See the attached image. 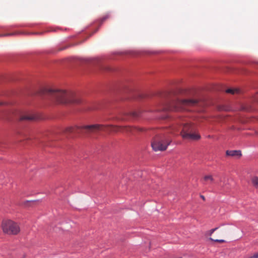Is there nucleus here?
Listing matches in <instances>:
<instances>
[{"label":"nucleus","mask_w":258,"mask_h":258,"mask_svg":"<svg viewBox=\"0 0 258 258\" xmlns=\"http://www.w3.org/2000/svg\"><path fill=\"white\" fill-rule=\"evenodd\" d=\"M99 131L106 132L108 134L117 132L124 133L127 132V126L126 125L95 124L83 126H69L66 127L63 131L65 133L85 134L97 133Z\"/></svg>","instance_id":"f257e3e1"},{"label":"nucleus","mask_w":258,"mask_h":258,"mask_svg":"<svg viewBox=\"0 0 258 258\" xmlns=\"http://www.w3.org/2000/svg\"><path fill=\"white\" fill-rule=\"evenodd\" d=\"M46 94L58 103L79 104L81 102L80 96L72 92L47 89L46 90Z\"/></svg>","instance_id":"f03ea898"},{"label":"nucleus","mask_w":258,"mask_h":258,"mask_svg":"<svg viewBox=\"0 0 258 258\" xmlns=\"http://www.w3.org/2000/svg\"><path fill=\"white\" fill-rule=\"evenodd\" d=\"M198 101L196 99H180L178 98L172 99L170 102L163 108L164 110L180 111L188 110L189 107L197 105Z\"/></svg>","instance_id":"7ed1b4c3"},{"label":"nucleus","mask_w":258,"mask_h":258,"mask_svg":"<svg viewBox=\"0 0 258 258\" xmlns=\"http://www.w3.org/2000/svg\"><path fill=\"white\" fill-rule=\"evenodd\" d=\"M171 140L166 133L157 135L152 142V147L155 151H164L171 143Z\"/></svg>","instance_id":"20e7f679"},{"label":"nucleus","mask_w":258,"mask_h":258,"mask_svg":"<svg viewBox=\"0 0 258 258\" xmlns=\"http://www.w3.org/2000/svg\"><path fill=\"white\" fill-rule=\"evenodd\" d=\"M3 232L8 234L16 235L20 231L18 224L10 220H3L2 224Z\"/></svg>","instance_id":"39448f33"},{"label":"nucleus","mask_w":258,"mask_h":258,"mask_svg":"<svg viewBox=\"0 0 258 258\" xmlns=\"http://www.w3.org/2000/svg\"><path fill=\"white\" fill-rule=\"evenodd\" d=\"M180 128H182L181 131L180 132V135L182 137L183 134L188 133L191 132H195V130H196L195 127L191 124H189L188 123H184L180 126H173L171 128L168 129V133H170L172 134H176V133H178Z\"/></svg>","instance_id":"423d86ee"},{"label":"nucleus","mask_w":258,"mask_h":258,"mask_svg":"<svg viewBox=\"0 0 258 258\" xmlns=\"http://www.w3.org/2000/svg\"><path fill=\"white\" fill-rule=\"evenodd\" d=\"M182 137L184 139H187L191 141H197L201 139V136L196 132V130H195V132L183 134Z\"/></svg>","instance_id":"0eeeda50"},{"label":"nucleus","mask_w":258,"mask_h":258,"mask_svg":"<svg viewBox=\"0 0 258 258\" xmlns=\"http://www.w3.org/2000/svg\"><path fill=\"white\" fill-rule=\"evenodd\" d=\"M34 115L28 113H25L20 115L19 119L20 120H32L35 119Z\"/></svg>","instance_id":"6e6552de"},{"label":"nucleus","mask_w":258,"mask_h":258,"mask_svg":"<svg viewBox=\"0 0 258 258\" xmlns=\"http://www.w3.org/2000/svg\"><path fill=\"white\" fill-rule=\"evenodd\" d=\"M226 154L227 156L231 157H240L241 156V151L239 150H227Z\"/></svg>","instance_id":"1a4fd4ad"},{"label":"nucleus","mask_w":258,"mask_h":258,"mask_svg":"<svg viewBox=\"0 0 258 258\" xmlns=\"http://www.w3.org/2000/svg\"><path fill=\"white\" fill-rule=\"evenodd\" d=\"M204 184L211 183L214 181V178L211 175H206L203 177Z\"/></svg>","instance_id":"9d476101"},{"label":"nucleus","mask_w":258,"mask_h":258,"mask_svg":"<svg viewBox=\"0 0 258 258\" xmlns=\"http://www.w3.org/2000/svg\"><path fill=\"white\" fill-rule=\"evenodd\" d=\"M240 92L239 90V89H232V88H230V89H228L226 90V92L227 93H230V94H237V93H239Z\"/></svg>","instance_id":"9b49d317"},{"label":"nucleus","mask_w":258,"mask_h":258,"mask_svg":"<svg viewBox=\"0 0 258 258\" xmlns=\"http://www.w3.org/2000/svg\"><path fill=\"white\" fill-rule=\"evenodd\" d=\"M251 181L253 186L255 188H258V177L257 176H254L252 177Z\"/></svg>","instance_id":"f8f14e48"},{"label":"nucleus","mask_w":258,"mask_h":258,"mask_svg":"<svg viewBox=\"0 0 258 258\" xmlns=\"http://www.w3.org/2000/svg\"><path fill=\"white\" fill-rule=\"evenodd\" d=\"M210 240L211 241H213L216 242H219V243H224L225 242V241L223 239H214L211 237L210 238Z\"/></svg>","instance_id":"ddd939ff"},{"label":"nucleus","mask_w":258,"mask_h":258,"mask_svg":"<svg viewBox=\"0 0 258 258\" xmlns=\"http://www.w3.org/2000/svg\"><path fill=\"white\" fill-rule=\"evenodd\" d=\"M109 17V15L108 14H106L103 17H102L100 19L101 22L103 23L104 21L107 19Z\"/></svg>","instance_id":"4468645a"},{"label":"nucleus","mask_w":258,"mask_h":258,"mask_svg":"<svg viewBox=\"0 0 258 258\" xmlns=\"http://www.w3.org/2000/svg\"><path fill=\"white\" fill-rule=\"evenodd\" d=\"M218 229V227H216L215 228H213V229H211L210 230H209L208 232V234L210 235V236H211L212 234L216 231L217 230V229Z\"/></svg>","instance_id":"2eb2a0df"},{"label":"nucleus","mask_w":258,"mask_h":258,"mask_svg":"<svg viewBox=\"0 0 258 258\" xmlns=\"http://www.w3.org/2000/svg\"><path fill=\"white\" fill-rule=\"evenodd\" d=\"M86 60L87 61L92 63L93 64H95L96 63V62H97L98 61V60H97L96 59H91V58L87 59Z\"/></svg>","instance_id":"dca6fc26"},{"label":"nucleus","mask_w":258,"mask_h":258,"mask_svg":"<svg viewBox=\"0 0 258 258\" xmlns=\"http://www.w3.org/2000/svg\"><path fill=\"white\" fill-rule=\"evenodd\" d=\"M15 33H6L5 34L0 35V36H9L15 35Z\"/></svg>","instance_id":"f3484780"},{"label":"nucleus","mask_w":258,"mask_h":258,"mask_svg":"<svg viewBox=\"0 0 258 258\" xmlns=\"http://www.w3.org/2000/svg\"><path fill=\"white\" fill-rule=\"evenodd\" d=\"M130 116H134V117H136V116H138V114H137V113H136V112H133V113H132V112L130 111Z\"/></svg>","instance_id":"a211bd4d"},{"label":"nucleus","mask_w":258,"mask_h":258,"mask_svg":"<svg viewBox=\"0 0 258 258\" xmlns=\"http://www.w3.org/2000/svg\"><path fill=\"white\" fill-rule=\"evenodd\" d=\"M220 233L223 235H224L225 234H226V231L224 230V229H222L220 231Z\"/></svg>","instance_id":"6ab92c4d"},{"label":"nucleus","mask_w":258,"mask_h":258,"mask_svg":"<svg viewBox=\"0 0 258 258\" xmlns=\"http://www.w3.org/2000/svg\"><path fill=\"white\" fill-rule=\"evenodd\" d=\"M254 100L258 102V93L254 96Z\"/></svg>","instance_id":"aec40b11"},{"label":"nucleus","mask_w":258,"mask_h":258,"mask_svg":"<svg viewBox=\"0 0 258 258\" xmlns=\"http://www.w3.org/2000/svg\"><path fill=\"white\" fill-rule=\"evenodd\" d=\"M249 258H258V253H255L253 256Z\"/></svg>","instance_id":"412c9836"},{"label":"nucleus","mask_w":258,"mask_h":258,"mask_svg":"<svg viewBox=\"0 0 258 258\" xmlns=\"http://www.w3.org/2000/svg\"><path fill=\"white\" fill-rule=\"evenodd\" d=\"M201 198H202L203 200H205V198L204 196H201Z\"/></svg>","instance_id":"4be33fe9"},{"label":"nucleus","mask_w":258,"mask_h":258,"mask_svg":"<svg viewBox=\"0 0 258 258\" xmlns=\"http://www.w3.org/2000/svg\"><path fill=\"white\" fill-rule=\"evenodd\" d=\"M139 97H142V95L140 94L139 95Z\"/></svg>","instance_id":"5701e85b"},{"label":"nucleus","mask_w":258,"mask_h":258,"mask_svg":"<svg viewBox=\"0 0 258 258\" xmlns=\"http://www.w3.org/2000/svg\"><path fill=\"white\" fill-rule=\"evenodd\" d=\"M166 117V116L162 117V118H165Z\"/></svg>","instance_id":"b1692460"},{"label":"nucleus","mask_w":258,"mask_h":258,"mask_svg":"<svg viewBox=\"0 0 258 258\" xmlns=\"http://www.w3.org/2000/svg\"><path fill=\"white\" fill-rule=\"evenodd\" d=\"M245 110L248 111L249 110L248 109H244Z\"/></svg>","instance_id":"393cba45"},{"label":"nucleus","mask_w":258,"mask_h":258,"mask_svg":"<svg viewBox=\"0 0 258 258\" xmlns=\"http://www.w3.org/2000/svg\"><path fill=\"white\" fill-rule=\"evenodd\" d=\"M130 132H131V126H130Z\"/></svg>","instance_id":"a878e982"},{"label":"nucleus","mask_w":258,"mask_h":258,"mask_svg":"<svg viewBox=\"0 0 258 258\" xmlns=\"http://www.w3.org/2000/svg\"><path fill=\"white\" fill-rule=\"evenodd\" d=\"M3 104V103H2V102H0V105H1V104Z\"/></svg>","instance_id":"bb28decb"}]
</instances>
